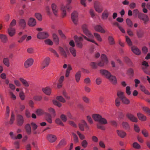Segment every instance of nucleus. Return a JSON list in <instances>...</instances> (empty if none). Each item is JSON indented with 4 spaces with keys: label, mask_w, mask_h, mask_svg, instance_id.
Instances as JSON below:
<instances>
[{
    "label": "nucleus",
    "mask_w": 150,
    "mask_h": 150,
    "mask_svg": "<svg viewBox=\"0 0 150 150\" xmlns=\"http://www.w3.org/2000/svg\"><path fill=\"white\" fill-rule=\"evenodd\" d=\"M15 120L14 115L13 113H11V118L9 123L10 124H13L14 120Z\"/></svg>",
    "instance_id": "nucleus-54"
},
{
    "label": "nucleus",
    "mask_w": 150,
    "mask_h": 150,
    "mask_svg": "<svg viewBox=\"0 0 150 150\" xmlns=\"http://www.w3.org/2000/svg\"><path fill=\"white\" fill-rule=\"evenodd\" d=\"M126 116L130 121L133 122H136L138 121L137 118L133 115L130 113L127 114Z\"/></svg>",
    "instance_id": "nucleus-18"
},
{
    "label": "nucleus",
    "mask_w": 150,
    "mask_h": 150,
    "mask_svg": "<svg viewBox=\"0 0 150 150\" xmlns=\"http://www.w3.org/2000/svg\"><path fill=\"white\" fill-rule=\"evenodd\" d=\"M82 29L84 33L88 37V38L86 36H83L84 38L87 40L93 43L96 45H98V44L94 40V36L88 30L87 25L84 24L82 26Z\"/></svg>",
    "instance_id": "nucleus-1"
},
{
    "label": "nucleus",
    "mask_w": 150,
    "mask_h": 150,
    "mask_svg": "<svg viewBox=\"0 0 150 150\" xmlns=\"http://www.w3.org/2000/svg\"><path fill=\"white\" fill-rule=\"evenodd\" d=\"M53 41L56 45H58L59 42V39L57 35L55 33L52 34Z\"/></svg>",
    "instance_id": "nucleus-31"
},
{
    "label": "nucleus",
    "mask_w": 150,
    "mask_h": 150,
    "mask_svg": "<svg viewBox=\"0 0 150 150\" xmlns=\"http://www.w3.org/2000/svg\"><path fill=\"white\" fill-rule=\"evenodd\" d=\"M57 99L59 101L62 103H65L66 102L65 99L61 96H57Z\"/></svg>",
    "instance_id": "nucleus-53"
},
{
    "label": "nucleus",
    "mask_w": 150,
    "mask_h": 150,
    "mask_svg": "<svg viewBox=\"0 0 150 150\" xmlns=\"http://www.w3.org/2000/svg\"><path fill=\"white\" fill-rule=\"evenodd\" d=\"M101 60L98 62L97 65L100 67H103L105 64H108V59L106 56L105 54H102L101 56Z\"/></svg>",
    "instance_id": "nucleus-5"
},
{
    "label": "nucleus",
    "mask_w": 150,
    "mask_h": 150,
    "mask_svg": "<svg viewBox=\"0 0 150 150\" xmlns=\"http://www.w3.org/2000/svg\"><path fill=\"white\" fill-rule=\"evenodd\" d=\"M94 29L96 31L100 32L101 33H105V31L103 28L99 25H95L94 27Z\"/></svg>",
    "instance_id": "nucleus-17"
},
{
    "label": "nucleus",
    "mask_w": 150,
    "mask_h": 150,
    "mask_svg": "<svg viewBox=\"0 0 150 150\" xmlns=\"http://www.w3.org/2000/svg\"><path fill=\"white\" fill-rule=\"evenodd\" d=\"M26 131L28 134H30L31 133V129L30 125L29 124H27L25 126Z\"/></svg>",
    "instance_id": "nucleus-35"
},
{
    "label": "nucleus",
    "mask_w": 150,
    "mask_h": 150,
    "mask_svg": "<svg viewBox=\"0 0 150 150\" xmlns=\"http://www.w3.org/2000/svg\"><path fill=\"white\" fill-rule=\"evenodd\" d=\"M98 122L103 125H105L107 123V120L105 118L102 117Z\"/></svg>",
    "instance_id": "nucleus-45"
},
{
    "label": "nucleus",
    "mask_w": 150,
    "mask_h": 150,
    "mask_svg": "<svg viewBox=\"0 0 150 150\" xmlns=\"http://www.w3.org/2000/svg\"><path fill=\"white\" fill-rule=\"evenodd\" d=\"M100 74L103 76H104L106 78L108 79L111 76V74L108 71L105 69H101L100 71Z\"/></svg>",
    "instance_id": "nucleus-16"
},
{
    "label": "nucleus",
    "mask_w": 150,
    "mask_h": 150,
    "mask_svg": "<svg viewBox=\"0 0 150 150\" xmlns=\"http://www.w3.org/2000/svg\"><path fill=\"white\" fill-rule=\"evenodd\" d=\"M131 49L133 53L136 55H139L141 53L140 51L136 46H132Z\"/></svg>",
    "instance_id": "nucleus-25"
},
{
    "label": "nucleus",
    "mask_w": 150,
    "mask_h": 150,
    "mask_svg": "<svg viewBox=\"0 0 150 150\" xmlns=\"http://www.w3.org/2000/svg\"><path fill=\"white\" fill-rule=\"evenodd\" d=\"M108 40L109 42L110 45H113L115 44V42L112 37L109 36Z\"/></svg>",
    "instance_id": "nucleus-39"
},
{
    "label": "nucleus",
    "mask_w": 150,
    "mask_h": 150,
    "mask_svg": "<svg viewBox=\"0 0 150 150\" xmlns=\"http://www.w3.org/2000/svg\"><path fill=\"white\" fill-rule=\"evenodd\" d=\"M42 91L45 94L47 95H50L51 94V89L48 87H46L43 88L42 89Z\"/></svg>",
    "instance_id": "nucleus-29"
},
{
    "label": "nucleus",
    "mask_w": 150,
    "mask_h": 150,
    "mask_svg": "<svg viewBox=\"0 0 150 150\" xmlns=\"http://www.w3.org/2000/svg\"><path fill=\"white\" fill-rule=\"evenodd\" d=\"M47 139L49 142L53 143L57 140V137L53 134H48L47 136Z\"/></svg>",
    "instance_id": "nucleus-10"
},
{
    "label": "nucleus",
    "mask_w": 150,
    "mask_h": 150,
    "mask_svg": "<svg viewBox=\"0 0 150 150\" xmlns=\"http://www.w3.org/2000/svg\"><path fill=\"white\" fill-rule=\"evenodd\" d=\"M79 127L80 129L82 131H84V128L85 127L87 130L89 129V127L85 121L82 120L81 122L79 125Z\"/></svg>",
    "instance_id": "nucleus-7"
},
{
    "label": "nucleus",
    "mask_w": 150,
    "mask_h": 150,
    "mask_svg": "<svg viewBox=\"0 0 150 150\" xmlns=\"http://www.w3.org/2000/svg\"><path fill=\"white\" fill-rule=\"evenodd\" d=\"M117 132L118 135L122 138H124L126 135V133L123 131L117 130Z\"/></svg>",
    "instance_id": "nucleus-28"
},
{
    "label": "nucleus",
    "mask_w": 150,
    "mask_h": 150,
    "mask_svg": "<svg viewBox=\"0 0 150 150\" xmlns=\"http://www.w3.org/2000/svg\"><path fill=\"white\" fill-rule=\"evenodd\" d=\"M126 22L127 25L130 27H132L133 24L132 21L129 18H127L126 19Z\"/></svg>",
    "instance_id": "nucleus-51"
},
{
    "label": "nucleus",
    "mask_w": 150,
    "mask_h": 150,
    "mask_svg": "<svg viewBox=\"0 0 150 150\" xmlns=\"http://www.w3.org/2000/svg\"><path fill=\"white\" fill-rule=\"evenodd\" d=\"M110 14V12L107 9L105 10L102 15V18L103 19L105 20L108 17Z\"/></svg>",
    "instance_id": "nucleus-21"
},
{
    "label": "nucleus",
    "mask_w": 150,
    "mask_h": 150,
    "mask_svg": "<svg viewBox=\"0 0 150 150\" xmlns=\"http://www.w3.org/2000/svg\"><path fill=\"white\" fill-rule=\"evenodd\" d=\"M16 30L14 28L9 27L8 30V34L10 36H13L15 34Z\"/></svg>",
    "instance_id": "nucleus-24"
},
{
    "label": "nucleus",
    "mask_w": 150,
    "mask_h": 150,
    "mask_svg": "<svg viewBox=\"0 0 150 150\" xmlns=\"http://www.w3.org/2000/svg\"><path fill=\"white\" fill-rule=\"evenodd\" d=\"M142 68L144 72L147 74L150 75V71L148 68L149 65L148 63L144 61L142 63Z\"/></svg>",
    "instance_id": "nucleus-6"
},
{
    "label": "nucleus",
    "mask_w": 150,
    "mask_h": 150,
    "mask_svg": "<svg viewBox=\"0 0 150 150\" xmlns=\"http://www.w3.org/2000/svg\"><path fill=\"white\" fill-rule=\"evenodd\" d=\"M117 96H118L117 98H119L120 100L125 96L124 93L121 91H117Z\"/></svg>",
    "instance_id": "nucleus-34"
},
{
    "label": "nucleus",
    "mask_w": 150,
    "mask_h": 150,
    "mask_svg": "<svg viewBox=\"0 0 150 150\" xmlns=\"http://www.w3.org/2000/svg\"><path fill=\"white\" fill-rule=\"evenodd\" d=\"M34 60L32 58H30L27 59L25 62L24 66L25 67L27 68L31 66L33 64Z\"/></svg>",
    "instance_id": "nucleus-14"
},
{
    "label": "nucleus",
    "mask_w": 150,
    "mask_h": 150,
    "mask_svg": "<svg viewBox=\"0 0 150 150\" xmlns=\"http://www.w3.org/2000/svg\"><path fill=\"white\" fill-rule=\"evenodd\" d=\"M92 117L95 121L98 122L102 116L99 114H94L92 115Z\"/></svg>",
    "instance_id": "nucleus-30"
},
{
    "label": "nucleus",
    "mask_w": 150,
    "mask_h": 150,
    "mask_svg": "<svg viewBox=\"0 0 150 150\" xmlns=\"http://www.w3.org/2000/svg\"><path fill=\"white\" fill-rule=\"evenodd\" d=\"M120 99L119 98H117L115 101V104L117 107L119 106L120 104Z\"/></svg>",
    "instance_id": "nucleus-61"
},
{
    "label": "nucleus",
    "mask_w": 150,
    "mask_h": 150,
    "mask_svg": "<svg viewBox=\"0 0 150 150\" xmlns=\"http://www.w3.org/2000/svg\"><path fill=\"white\" fill-rule=\"evenodd\" d=\"M140 88L141 90L144 92L145 94L147 95H149V92L146 89L144 86L141 85L140 86Z\"/></svg>",
    "instance_id": "nucleus-40"
},
{
    "label": "nucleus",
    "mask_w": 150,
    "mask_h": 150,
    "mask_svg": "<svg viewBox=\"0 0 150 150\" xmlns=\"http://www.w3.org/2000/svg\"><path fill=\"white\" fill-rule=\"evenodd\" d=\"M93 35L98 41L100 42H101L102 41V38L99 34L96 33H93Z\"/></svg>",
    "instance_id": "nucleus-42"
},
{
    "label": "nucleus",
    "mask_w": 150,
    "mask_h": 150,
    "mask_svg": "<svg viewBox=\"0 0 150 150\" xmlns=\"http://www.w3.org/2000/svg\"><path fill=\"white\" fill-rule=\"evenodd\" d=\"M138 117L140 120L142 121H144L146 120V117L142 113L139 112L137 114Z\"/></svg>",
    "instance_id": "nucleus-38"
},
{
    "label": "nucleus",
    "mask_w": 150,
    "mask_h": 150,
    "mask_svg": "<svg viewBox=\"0 0 150 150\" xmlns=\"http://www.w3.org/2000/svg\"><path fill=\"white\" fill-rule=\"evenodd\" d=\"M133 146L136 149H139L140 148V146L139 144L136 142H134L133 144Z\"/></svg>",
    "instance_id": "nucleus-60"
},
{
    "label": "nucleus",
    "mask_w": 150,
    "mask_h": 150,
    "mask_svg": "<svg viewBox=\"0 0 150 150\" xmlns=\"http://www.w3.org/2000/svg\"><path fill=\"white\" fill-rule=\"evenodd\" d=\"M72 134L73 136L74 142L76 143H78L79 142V138L78 136L74 132H72Z\"/></svg>",
    "instance_id": "nucleus-41"
},
{
    "label": "nucleus",
    "mask_w": 150,
    "mask_h": 150,
    "mask_svg": "<svg viewBox=\"0 0 150 150\" xmlns=\"http://www.w3.org/2000/svg\"><path fill=\"white\" fill-rule=\"evenodd\" d=\"M36 24V21L35 19L31 18L29 19L28 23V24L29 26L33 27Z\"/></svg>",
    "instance_id": "nucleus-19"
},
{
    "label": "nucleus",
    "mask_w": 150,
    "mask_h": 150,
    "mask_svg": "<svg viewBox=\"0 0 150 150\" xmlns=\"http://www.w3.org/2000/svg\"><path fill=\"white\" fill-rule=\"evenodd\" d=\"M74 38L75 40L76 46L80 48H82L83 47V38L82 37H78L76 35L74 36Z\"/></svg>",
    "instance_id": "nucleus-4"
},
{
    "label": "nucleus",
    "mask_w": 150,
    "mask_h": 150,
    "mask_svg": "<svg viewBox=\"0 0 150 150\" xmlns=\"http://www.w3.org/2000/svg\"><path fill=\"white\" fill-rule=\"evenodd\" d=\"M138 18L140 20L143 21L145 24H146L149 20L147 16L142 13H141L139 14Z\"/></svg>",
    "instance_id": "nucleus-8"
},
{
    "label": "nucleus",
    "mask_w": 150,
    "mask_h": 150,
    "mask_svg": "<svg viewBox=\"0 0 150 150\" xmlns=\"http://www.w3.org/2000/svg\"><path fill=\"white\" fill-rule=\"evenodd\" d=\"M69 50L72 55L74 57H75L76 56V52L75 49L73 47H70L69 48Z\"/></svg>",
    "instance_id": "nucleus-46"
},
{
    "label": "nucleus",
    "mask_w": 150,
    "mask_h": 150,
    "mask_svg": "<svg viewBox=\"0 0 150 150\" xmlns=\"http://www.w3.org/2000/svg\"><path fill=\"white\" fill-rule=\"evenodd\" d=\"M67 143L66 140L64 139H61L58 144L57 146L59 147H63Z\"/></svg>",
    "instance_id": "nucleus-32"
},
{
    "label": "nucleus",
    "mask_w": 150,
    "mask_h": 150,
    "mask_svg": "<svg viewBox=\"0 0 150 150\" xmlns=\"http://www.w3.org/2000/svg\"><path fill=\"white\" fill-rule=\"evenodd\" d=\"M94 8L96 11L98 13L101 12L103 10L102 7L100 4L97 1H96L94 4Z\"/></svg>",
    "instance_id": "nucleus-11"
},
{
    "label": "nucleus",
    "mask_w": 150,
    "mask_h": 150,
    "mask_svg": "<svg viewBox=\"0 0 150 150\" xmlns=\"http://www.w3.org/2000/svg\"><path fill=\"white\" fill-rule=\"evenodd\" d=\"M36 113L37 115H40L43 114V112L42 110L39 109L36 110Z\"/></svg>",
    "instance_id": "nucleus-63"
},
{
    "label": "nucleus",
    "mask_w": 150,
    "mask_h": 150,
    "mask_svg": "<svg viewBox=\"0 0 150 150\" xmlns=\"http://www.w3.org/2000/svg\"><path fill=\"white\" fill-rule=\"evenodd\" d=\"M17 121L18 125L21 126L24 122V118L22 115H18L17 117Z\"/></svg>",
    "instance_id": "nucleus-15"
},
{
    "label": "nucleus",
    "mask_w": 150,
    "mask_h": 150,
    "mask_svg": "<svg viewBox=\"0 0 150 150\" xmlns=\"http://www.w3.org/2000/svg\"><path fill=\"white\" fill-rule=\"evenodd\" d=\"M0 38L2 42L4 43L6 42L7 41V37L4 35L0 34Z\"/></svg>",
    "instance_id": "nucleus-36"
},
{
    "label": "nucleus",
    "mask_w": 150,
    "mask_h": 150,
    "mask_svg": "<svg viewBox=\"0 0 150 150\" xmlns=\"http://www.w3.org/2000/svg\"><path fill=\"white\" fill-rule=\"evenodd\" d=\"M102 82V79L99 77H98L96 80V83L98 85H100Z\"/></svg>",
    "instance_id": "nucleus-62"
},
{
    "label": "nucleus",
    "mask_w": 150,
    "mask_h": 150,
    "mask_svg": "<svg viewBox=\"0 0 150 150\" xmlns=\"http://www.w3.org/2000/svg\"><path fill=\"white\" fill-rule=\"evenodd\" d=\"M90 65L92 68L93 69H96L98 65L95 62H92L90 63Z\"/></svg>",
    "instance_id": "nucleus-64"
},
{
    "label": "nucleus",
    "mask_w": 150,
    "mask_h": 150,
    "mask_svg": "<svg viewBox=\"0 0 150 150\" xmlns=\"http://www.w3.org/2000/svg\"><path fill=\"white\" fill-rule=\"evenodd\" d=\"M3 64L7 67H8L10 65L9 59L8 57H5L3 58Z\"/></svg>",
    "instance_id": "nucleus-27"
},
{
    "label": "nucleus",
    "mask_w": 150,
    "mask_h": 150,
    "mask_svg": "<svg viewBox=\"0 0 150 150\" xmlns=\"http://www.w3.org/2000/svg\"><path fill=\"white\" fill-rule=\"evenodd\" d=\"M58 50L61 55L64 58H66L67 57V53L69 52L68 49L66 46H64L62 47L61 46L58 47Z\"/></svg>",
    "instance_id": "nucleus-3"
},
{
    "label": "nucleus",
    "mask_w": 150,
    "mask_h": 150,
    "mask_svg": "<svg viewBox=\"0 0 150 150\" xmlns=\"http://www.w3.org/2000/svg\"><path fill=\"white\" fill-rule=\"evenodd\" d=\"M20 81L22 83L23 85L25 88H28L29 86V83L28 82L22 78L19 79Z\"/></svg>",
    "instance_id": "nucleus-23"
},
{
    "label": "nucleus",
    "mask_w": 150,
    "mask_h": 150,
    "mask_svg": "<svg viewBox=\"0 0 150 150\" xmlns=\"http://www.w3.org/2000/svg\"><path fill=\"white\" fill-rule=\"evenodd\" d=\"M108 79L113 84H115L117 83V80L116 77L115 76L111 75V76L109 77Z\"/></svg>",
    "instance_id": "nucleus-26"
},
{
    "label": "nucleus",
    "mask_w": 150,
    "mask_h": 150,
    "mask_svg": "<svg viewBox=\"0 0 150 150\" xmlns=\"http://www.w3.org/2000/svg\"><path fill=\"white\" fill-rule=\"evenodd\" d=\"M46 120L49 123L51 124L52 122V120L51 115L50 114H48L46 117Z\"/></svg>",
    "instance_id": "nucleus-43"
},
{
    "label": "nucleus",
    "mask_w": 150,
    "mask_h": 150,
    "mask_svg": "<svg viewBox=\"0 0 150 150\" xmlns=\"http://www.w3.org/2000/svg\"><path fill=\"white\" fill-rule=\"evenodd\" d=\"M77 133L80 139L81 140H82L85 139V137L84 135L81 134L80 132L78 131H77Z\"/></svg>",
    "instance_id": "nucleus-55"
},
{
    "label": "nucleus",
    "mask_w": 150,
    "mask_h": 150,
    "mask_svg": "<svg viewBox=\"0 0 150 150\" xmlns=\"http://www.w3.org/2000/svg\"><path fill=\"white\" fill-rule=\"evenodd\" d=\"M88 142L86 140H83L81 142V145L84 148H85L87 146Z\"/></svg>",
    "instance_id": "nucleus-48"
},
{
    "label": "nucleus",
    "mask_w": 150,
    "mask_h": 150,
    "mask_svg": "<svg viewBox=\"0 0 150 150\" xmlns=\"http://www.w3.org/2000/svg\"><path fill=\"white\" fill-rule=\"evenodd\" d=\"M49 36V34L45 32H40L37 35V38L40 39H43L47 38Z\"/></svg>",
    "instance_id": "nucleus-12"
},
{
    "label": "nucleus",
    "mask_w": 150,
    "mask_h": 150,
    "mask_svg": "<svg viewBox=\"0 0 150 150\" xmlns=\"http://www.w3.org/2000/svg\"><path fill=\"white\" fill-rule=\"evenodd\" d=\"M55 122L57 124L63 126L64 125L62 122V121L59 118H57V119L55 121Z\"/></svg>",
    "instance_id": "nucleus-56"
},
{
    "label": "nucleus",
    "mask_w": 150,
    "mask_h": 150,
    "mask_svg": "<svg viewBox=\"0 0 150 150\" xmlns=\"http://www.w3.org/2000/svg\"><path fill=\"white\" fill-rule=\"evenodd\" d=\"M48 111L53 116L55 117V111L53 109L51 108H49Z\"/></svg>",
    "instance_id": "nucleus-57"
},
{
    "label": "nucleus",
    "mask_w": 150,
    "mask_h": 150,
    "mask_svg": "<svg viewBox=\"0 0 150 150\" xmlns=\"http://www.w3.org/2000/svg\"><path fill=\"white\" fill-rule=\"evenodd\" d=\"M125 38L126 42L128 45L129 46H131L132 45V42L129 38L127 36H126Z\"/></svg>",
    "instance_id": "nucleus-50"
},
{
    "label": "nucleus",
    "mask_w": 150,
    "mask_h": 150,
    "mask_svg": "<svg viewBox=\"0 0 150 150\" xmlns=\"http://www.w3.org/2000/svg\"><path fill=\"white\" fill-rule=\"evenodd\" d=\"M81 71H79L76 73L75 75V80L77 82H78L79 81L81 77Z\"/></svg>",
    "instance_id": "nucleus-33"
},
{
    "label": "nucleus",
    "mask_w": 150,
    "mask_h": 150,
    "mask_svg": "<svg viewBox=\"0 0 150 150\" xmlns=\"http://www.w3.org/2000/svg\"><path fill=\"white\" fill-rule=\"evenodd\" d=\"M71 19L74 23L76 25L78 21V13L76 11H74L71 14Z\"/></svg>",
    "instance_id": "nucleus-9"
},
{
    "label": "nucleus",
    "mask_w": 150,
    "mask_h": 150,
    "mask_svg": "<svg viewBox=\"0 0 150 150\" xmlns=\"http://www.w3.org/2000/svg\"><path fill=\"white\" fill-rule=\"evenodd\" d=\"M141 12H140L137 9H134L133 11V16L134 17H137V16L138 17L139 14Z\"/></svg>",
    "instance_id": "nucleus-44"
},
{
    "label": "nucleus",
    "mask_w": 150,
    "mask_h": 150,
    "mask_svg": "<svg viewBox=\"0 0 150 150\" xmlns=\"http://www.w3.org/2000/svg\"><path fill=\"white\" fill-rule=\"evenodd\" d=\"M84 83L88 85H90L91 83V81L88 77L84 79Z\"/></svg>",
    "instance_id": "nucleus-58"
},
{
    "label": "nucleus",
    "mask_w": 150,
    "mask_h": 150,
    "mask_svg": "<svg viewBox=\"0 0 150 150\" xmlns=\"http://www.w3.org/2000/svg\"><path fill=\"white\" fill-rule=\"evenodd\" d=\"M50 59L49 57H47L45 58L42 63L41 69H43L47 67L50 64Z\"/></svg>",
    "instance_id": "nucleus-13"
},
{
    "label": "nucleus",
    "mask_w": 150,
    "mask_h": 150,
    "mask_svg": "<svg viewBox=\"0 0 150 150\" xmlns=\"http://www.w3.org/2000/svg\"><path fill=\"white\" fill-rule=\"evenodd\" d=\"M121 100L123 103L126 104H128L130 103L129 100L125 96Z\"/></svg>",
    "instance_id": "nucleus-47"
},
{
    "label": "nucleus",
    "mask_w": 150,
    "mask_h": 150,
    "mask_svg": "<svg viewBox=\"0 0 150 150\" xmlns=\"http://www.w3.org/2000/svg\"><path fill=\"white\" fill-rule=\"evenodd\" d=\"M67 3L65 5H62L61 6V9L62 11V15L63 17H64L66 16V10L69 11L72 8L70 5L71 2V0H67Z\"/></svg>",
    "instance_id": "nucleus-2"
},
{
    "label": "nucleus",
    "mask_w": 150,
    "mask_h": 150,
    "mask_svg": "<svg viewBox=\"0 0 150 150\" xmlns=\"http://www.w3.org/2000/svg\"><path fill=\"white\" fill-rule=\"evenodd\" d=\"M51 8L55 16H57V13L58 11V8L57 6L54 3L51 5Z\"/></svg>",
    "instance_id": "nucleus-20"
},
{
    "label": "nucleus",
    "mask_w": 150,
    "mask_h": 150,
    "mask_svg": "<svg viewBox=\"0 0 150 150\" xmlns=\"http://www.w3.org/2000/svg\"><path fill=\"white\" fill-rule=\"evenodd\" d=\"M49 50L51 52L53 53L57 57H59V55L55 50L52 48H50Z\"/></svg>",
    "instance_id": "nucleus-49"
},
{
    "label": "nucleus",
    "mask_w": 150,
    "mask_h": 150,
    "mask_svg": "<svg viewBox=\"0 0 150 150\" xmlns=\"http://www.w3.org/2000/svg\"><path fill=\"white\" fill-rule=\"evenodd\" d=\"M19 26L23 28H24L26 26V22L25 20L23 18L19 19L18 22Z\"/></svg>",
    "instance_id": "nucleus-22"
},
{
    "label": "nucleus",
    "mask_w": 150,
    "mask_h": 150,
    "mask_svg": "<svg viewBox=\"0 0 150 150\" xmlns=\"http://www.w3.org/2000/svg\"><path fill=\"white\" fill-rule=\"evenodd\" d=\"M122 125L125 129L128 130L129 129L130 127L128 123L125 122H123L122 123Z\"/></svg>",
    "instance_id": "nucleus-37"
},
{
    "label": "nucleus",
    "mask_w": 150,
    "mask_h": 150,
    "mask_svg": "<svg viewBox=\"0 0 150 150\" xmlns=\"http://www.w3.org/2000/svg\"><path fill=\"white\" fill-rule=\"evenodd\" d=\"M45 43L47 45H52L53 44L52 41L50 39H47L44 41Z\"/></svg>",
    "instance_id": "nucleus-59"
},
{
    "label": "nucleus",
    "mask_w": 150,
    "mask_h": 150,
    "mask_svg": "<svg viewBox=\"0 0 150 150\" xmlns=\"http://www.w3.org/2000/svg\"><path fill=\"white\" fill-rule=\"evenodd\" d=\"M35 17L39 21H41L42 18L41 14L39 13H36L35 14Z\"/></svg>",
    "instance_id": "nucleus-52"
}]
</instances>
